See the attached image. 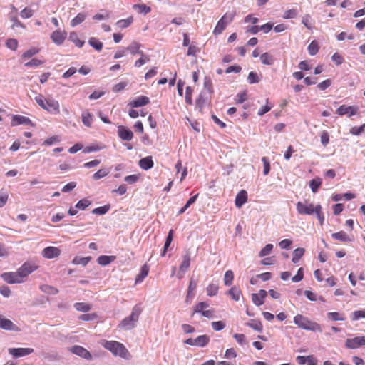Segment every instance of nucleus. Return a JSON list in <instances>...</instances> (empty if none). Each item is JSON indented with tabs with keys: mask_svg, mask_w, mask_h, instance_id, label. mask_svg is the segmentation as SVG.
Instances as JSON below:
<instances>
[{
	"mask_svg": "<svg viewBox=\"0 0 365 365\" xmlns=\"http://www.w3.org/2000/svg\"><path fill=\"white\" fill-rule=\"evenodd\" d=\"M35 101L41 108L49 113L53 115L60 113V104L53 97L45 98L43 95L39 94L35 97Z\"/></svg>",
	"mask_w": 365,
	"mask_h": 365,
	"instance_id": "obj_1",
	"label": "nucleus"
},
{
	"mask_svg": "<svg viewBox=\"0 0 365 365\" xmlns=\"http://www.w3.org/2000/svg\"><path fill=\"white\" fill-rule=\"evenodd\" d=\"M294 323L299 328L307 331L322 332V329L321 325L317 322H312L307 317L302 315L297 314L294 317Z\"/></svg>",
	"mask_w": 365,
	"mask_h": 365,
	"instance_id": "obj_2",
	"label": "nucleus"
},
{
	"mask_svg": "<svg viewBox=\"0 0 365 365\" xmlns=\"http://www.w3.org/2000/svg\"><path fill=\"white\" fill-rule=\"evenodd\" d=\"M103 346L112 352L115 356H119L121 358L128 359L130 354L125 346L116 341H106Z\"/></svg>",
	"mask_w": 365,
	"mask_h": 365,
	"instance_id": "obj_3",
	"label": "nucleus"
},
{
	"mask_svg": "<svg viewBox=\"0 0 365 365\" xmlns=\"http://www.w3.org/2000/svg\"><path fill=\"white\" fill-rule=\"evenodd\" d=\"M141 309L138 306H135L133 308L130 315L123 319L118 327L124 330H130L135 327L136 322L138 321Z\"/></svg>",
	"mask_w": 365,
	"mask_h": 365,
	"instance_id": "obj_4",
	"label": "nucleus"
},
{
	"mask_svg": "<svg viewBox=\"0 0 365 365\" xmlns=\"http://www.w3.org/2000/svg\"><path fill=\"white\" fill-rule=\"evenodd\" d=\"M235 16V12H229L226 13L224 16L221 17V19L217 23L215 26L213 34L214 35H219L222 33V31L225 29L227 24L231 23L234 19Z\"/></svg>",
	"mask_w": 365,
	"mask_h": 365,
	"instance_id": "obj_5",
	"label": "nucleus"
},
{
	"mask_svg": "<svg viewBox=\"0 0 365 365\" xmlns=\"http://www.w3.org/2000/svg\"><path fill=\"white\" fill-rule=\"evenodd\" d=\"M359 108L354 106L341 105L336 110V113L339 115H347L349 117L353 116L357 113Z\"/></svg>",
	"mask_w": 365,
	"mask_h": 365,
	"instance_id": "obj_6",
	"label": "nucleus"
},
{
	"mask_svg": "<svg viewBox=\"0 0 365 365\" xmlns=\"http://www.w3.org/2000/svg\"><path fill=\"white\" fill-rule=\"evenodd\" d=\"M1 277L4 282L9 284L21 283L24 282V280L20 278L18 272H4L1 274Z\"/></svg>",
	"mask_w": 365,
	"mask_h": 365,
	"instance_id": "obj_7",
	"label": "nucleus"
},
{
	"mask_svg": "<svg viewBox=\"0 0 365 365\" xmlns=\"http://www.w3.org/2000/svg\"><path fill=\"white\" fill-rule=\"evenodd\" d=\"M70 351L73 354L78 355L85 359H87V360L92 359L91 354L87 349H86L85 348H83L81 346L74 345L70 348Z\"/></svg>",
	"mask_w": 365,
	"mask_h": 365,
	"instance_id": "obj_8",
	"label": "nucleus"
},
{
	"mask_svg": "<svg viewBox=\"0 0 365 365\" xmlns=\"http://www.w3.org/2000/svg\"><path fill=\"white\" fill-rule=\"evenodd\" d=\"M8 351L14 358H19L33 353L34 349L31 348H9Z\"/></svg>",
	"mask_w": 365,
	"mask_h": 365,
	"instance_id": "obj_9",
	"label": "nucleus"
},
{
	"mask_svg": "<svg viewBox=\"0 0 365 365\" xmlns=\"http://www.w3.org/2000/svg\"><path fill=\"white\" fill-rule=\"evenodd\" d=\"M345 345L349 349H356L361 346H365V336H356L353 339H347Z\"/></svg>",
	"mask_w": 365,
	"mask_h": 365,
	"instance_id": "obj_10",
	"label": "nucleus"
},
{
	"mask_svg": "<svg viewBox=\"0 0 365 365\" xmlns=\"http://www.w3.org/2000/svg\"><path fill=\"white\" fill-rule=\"evenodd\" d=\"M297 211L299 215H312L314 214V205L310 203L305 205L302 202L297 203Z\"/></svg>",
	"mask_w": 365,
	"mask_h": 365,
	"instance_id": "obj_11",
	"label": "nucleus"
},
{
	"mask_svg": "<svg viewBox=\"0 0 365 365\" xmlns=\"http://www.w3.org/2000/svg\"><path fill=\"white\" fill-rule=\"evenodd\" d=\"M19 125H34L32 121L29 118L19 115H14L11 120V125L16 126Z\"/></svg>",
	"mask_w": 365,
	"mask_h": 365,
	"instance_id": "obj_12",
	"label": "nucleus"
},
{
	"mask_svg": "<svg viewBox=\"0 0 365 365\" xmlns=\"http://www.w3.org/2000/svg\"><path fill=\"white\" fill-rule=\"evenodd\" d=\"M267 292L264 289H260L258 293H253L252 294V302L257 307L264 304V299L267 297Z\"/></svg>",
	"mask_w": 365,
	"mask_h": 365,
	"instance_id": "obj_13",
	"label": "nucleus"
},
{
	"mask_svg": "<svg viewBox=\"0 0 365 365\" xmlns=\"http://www.w3.org/2000/svg\"><path fill=\"white\" fill-rule=\"evenodd\" d=\"M149 102V98L147 96H140L130 101L128 106L132 108H138L147 105Z\"/></svg>",
	"mask_w": 365,
	"mask_h": 365,
	"instance_id": "obj_14",
	"label": "nucleus"
},
{
	"mask_svg": "<svg viewBox=\"0 0 365 365\" xmlns=\"http://www.w3.org/2000/svg\"><path fill=\"white\" fill-rule=\"evenodd\" d=\"M66 38V33L61 30H56L51 35V38L56 45H61Z\"/></svg>",
	"mask_w": 365,
	"mask_h": 365,
	"instance_id": "obj_15",
	"label": "nucleus"
},
{
	"mask_svg": "<svg viewBox=\"0 0 365 365\" xmlns=\"http://www.w3.org/2000/svg\"><path fill=\"white\" fill-rule=\"evenodd\" d=\"M118 136L123 140L130 141L133 138V132L123 126H119L118 129Z\"/></svg>",
	"mask_w": 365,
	"mask_h": 365,
	"instance_id": "obj_16",
	"label": "nucleus"
},
{
	"mask_svg": "<svg viewBox=\"0 0 365 365\" xmlns=\"http://www.w3.org/2000/svg\"><path fill=\"white\" fill-rule=\"evenodd\" d=\"M190 265V253L187 252L182 257V262L181 264L180 265L178 274H180V272L183 274L187 270ZM178 277L181 278V277H182V275H179Z\"/></svg>",
	"mask_w": 365,
	"mask_h": 365,
	"instance_id": "obj_17",
	"label": "nucleus"
},
{
	"mask_svg": "<svg viewBox=\"0 0 365 365\" xmlns=\"http://www.w3.org/2000/svg\"><path fill=\"white\" fill-rule=\"evenodd\" d=\"M35 270V267L29 263L24 264L19 269L18 273L21 279L26 277L29 274Z\"/></svg>",
	"mask_w": 365,
	"mask_h": 365,
	"instance_id": "obj_18",
	"label": "nucleus"
},
{
	"mask_svg": "<svg viewBox=\"0 0 365 365\" xmlns=\"http://www.w3.org/2000/svg\"><path fill=\"white\" fill-rule=\"evenodd\" d=\"M60 255V250L57 247H47L43 250V255L46 258L52 259Z\"/></svg>",
	"mask_w": 365,
	"mask_h": 365,
	"instance_id": "obj_19",
	"label": "nucleus"
},
{
	"mask_svg": "<svg viewBox=\"0 0 365 365\" xmlns=\"http://www.w3.org/2000/svg\"><path fill=\"white\" fill-rule=\"evenodd\" d=\"M247 200V192L242 190H240L235 197V206L238 208L241 207Z\"/></svg>",
	"mask_w": 365,
	"mask_h": 365,
	"instance_id": "obj_20",
	"label": "nucleus"
},
{
	"mask_svg": "<svg viewBox=\"0 0 365 365\" xmlns=\"http://www.w3.org/2000/svg\"><path fill=\"white\" fill-rule=\"evenodd\" d=\"M297 361L299 364H305L307 363L308 365H317V360L312 356L309 355L307 356H298Z\"/></svg>",
	"mask_w": 365,
	"mask_h": 365,
	"instance_id": "obj_21",
	"label": "nucleus"
},
{
	"mask_svg": "<svg viewBox=\"0 0 365 365\" xmlns=\"http://www.w3.org/2000/svg\"><path fill=\"white\" fill-rule=\"evenodd\" d=\"M0 328L5 330H15L16 325L10 319L0 315Z\"/></svg>",
	"mask_w": 365,
	"mask_h": 365,
	"instance_id": "obj_22",
	"label": "nucleus"
},
{
	"mask_svg": "<svg viewBox=\"0 0 365 365\" xmlns=\"http://www.w3.org/2000/svg\"><path fill=\"white\" fill-rule=\"evenodd\" d=\"M208 96L205 91H201L198 98L196 99V107L202 110L206 103L208 101Z\"/></svg>",
	"mask_w": 365,
	"mask_h": 365,
	"instance_id": "obj_23",
	"label": "nucleus"
},
{
	"mask_svg": "<svg viewBox=\"0 0 365 365\" xmlns=\"http://www.w3.org/2000/svg\"><path fill=\"white\" fill-rule=\"evenodd\" d=\"M245 325L253 329L254 330L262 332L263 330V326L262 322L259 320L252 319L248 322L245 323Z\"/></svg>",
	"mask_w": 365,
	"mask_h": 365,
	"instance_id": "obj_24",
	"label": "nucleus"
},
{
	"mask_svg": "<svg viewBox=\"0 0 365 365\" xmlns=\"http://www.w3.org/2000/svg\"><path fill=\"white\" fill-rule=\"evenodd\" d=\"M115 259V256L101 255L98 257L97 262L102 266H106L110 264Z\"/></svg>",
	"mask_w": 365,
	"mask_h": 365,
	"instance_id": "obj_25",
	"label": "nucleus"
},
{
	"mask_svg": "<svg viewBox=\"0 0 365 365\" xmlns=\"http://www.w3.org/2000/svg\"><path fill=\"white\" fill-rule=\"evenodd\" d=\"M139 165L143 170H148L153 166V162L151 157H145L139 160Z\"/></svg>",
	"mask_w": 365,
	"mask_h": 365,
	"instance_id": "obj_26",
	"label": "nucleus"
},
{
	"mask_svg": "<svg viewBox=\"0 0 365 365\" xmlns=\"http://www.w3.org/2000/svg\"><path fill=\"white\" fill-rule=\"evenodd\" d=\"M195 346L199 347H205L210 342V337L206 334L200 335L195 339Z\"/></svg>",
	"mask_w": 365,
	"mask_h": 365,
	"instance_id": "obj_27",
	"label": "nucleus"
},
{
	"mask_svg": "<svg viewBox=\"0 0 365 365\" xmlns=\"http://www.w3.org/2000/svg\"><path fill=\"white\" fill-rule=\"evenodd\" d=\"M140 44L138 42H132L127 48L126 50L131 54H140L143 55V51L140 49Z\"/></svg>",
	"mask_w": 365,
	"mask_h": 365,
	"instance_id": "obj_28",
	"label": "nucleus"
},
{
	"mask_svg": "<svg viewBox=\"0 0 365 365\" xmlns=\"http://www.w3.org/2000/svg\"><path fill=\"white\" fill-rule=\"evenodd\" d=\"M82 122L86 127H91L93 121V115L88 110H85L81 115Z\"/></svg>",
	"mask_w": 365,
	"mask_h": 365,
	"instance_id": "obj_29",
	"label": "nucleus"
},
{
	"mask_svg": "<svg viewBox=\"0 0 365 365\" xmlns=\"http://www.w3.org/2000/svg\"><path fill=\"white\" fill-rule=\"evenodd\" d=\"M149 272V269L146 264L141 267L140 272L137 275L135 279V284L140 283L147 277Z\"/></svg>",
	"mask_w": 365,
	"mask_h": 365,
	"instance_id": "obj_30",
	"label": "nucleus"
},
{
	"mask_svg": "<svg viewBox=\"0 0 365 365\" xmlns=\"http://www.w3.org/2000/svg\"><path fill=\"white\" fill-rule=\"evenodd\" d=\"M68 40L74 43L78 48L83 47L85 43L84 41L80 40L78 38L77 33L74 31L70 33Z\"/></svg>",
	"mask_w": 365,
	"mask_h": 365,
	"instance_id": "obj_31",
	"label": "nucleus"
},
{
	"mask_svg": "<svg viewBox=\"0 0 365 365\" xmlns=\"http://www.w3.org/2000/svg\"><path fill=\"white\" fill-rule=\"evenodd\" d=\"M305 250L302 247L297 248L293 252L292 262L297 264L299 262L301 257L304 255Z\"/></svg>",
	"mask_w": 365,
	"mask_h": 365,
	"instance_id": "obj_32",
	"label": "nucleus"
},
{
	"mask_svg": "<svg viewBox=\"0 0 365 365\" xmlns=\"http://www.w3.org/2000/svg\"><path fill=\"white\" fill-rule=\"evenodd\" d=\"M331 237L334 239L341 241V242H350L351 241V239L349 238V237L344 231H340L338 232L333 233L331 235Z\"/></svg>",
	"mask_w": 365,
	"mask_h": 365,
	"instance_id": "obj_33",
	"label": "nucleus"
},
{
	"mask_svg": "<svg viewBox=\"0 0 365 365\" xmlns=\"http://www.w3.org/2000/svg\"><path fill=\"white\" fill-rule=\"evenodd\" d=\"M260 60L264 65L271 66L274 63V59L272 55L268 53H264L260 56Z\"/></svg>",
	"mask_w": 365,
	"mask_h": 365,
	"instance_id": "obj_34",
	"label": "nucleus"
},
{
	"mask_svg": "<svg viewBox=\"0 0 365 365\" xmlns=\"http://www.w3.org/2000/svg\"><path fill=\"white\" fill-rule=\"evenodd\" d=\"M173 234L174 231L173 230H170L168 232V235H167L165 242L163 247V252L161 253V257L165 255V252L168 250L169 246L170 245L173 239Z\"/></svg>",
	"mask_w": 365,
	"mask_h": 365,
	"instance_id": "obj_35",
	"label": "nucleus"
},
{
	"mask_svg": "<svg viewBox=\"0 0 365 365\" xmlns=\"http://www.w3.org/2000/svg\"><path fill=\"white\" fill-rule=\"evenodd\" d=\"M88 43L98 51H101L103 48V43L95 37L90 38L88 40Z\"/></svg>",
	"mask_w": 365,
	"mask_h": 365,
	"instance_id": "obj_36",
	"label": "nucleus"
},
{
	"mask_svg": "<svg viewBox=\"0 0 365 365\" xmlns=\"http://www.w3.org/2000/svg\"><path fill=\"white\" fill-rule=\"evenodd\" d=\"M322 182V181L320 178H314L309 182V186L314 193H316L318 191V189L321 186Z\"/></svg>",
	"mask_w": 365,
	"mask_h": 365,
	"instance_id": "obj_37",
	"label": "nucleus"
},
{
	"mask_svg": "<svg viewBox=\"0 0 365 365\" xmlns=\"http://www.w3.org/2000/svg\"><path fill=\"white\" fill-rule=\"evenodd\" d=\"M198 197V194H196L195 195L191 197L186 202V204L184 205V207H182L179 211H178V215H180L182 214H183L187 209H188L190 207V206L191 205H192L193 203L195 202L197 198Z\"/></svg>",
	"mask_w": 365,
	"mask_h": 365,
	"instance_id": "obj_38",
	"label": "nucleus"
},
{
	"mask_svg": "<svg viewBox=\"0 0 365 365\" xmlns=\"http://www.w3.org/2000/svg\"><path fill=\"white\" fill-rule=\"evenodd\" d=\"M227 294L232 297V298L237 302L240 300V296L242 295V292L240 289L236 287H232L228 292Z\"/></svg>",
	"mask_w": 365,
	"mask_h": 365,
	"instance_id": "obj_39",
	"label": "nucleus"
},
{
	"mask_svg": "<svg viewBox=\"0 0 365 365\" xmlns=\"http://www.w3.org/2000/svg\"><path fill=\"white\" fill-rule=\"evenodd\" d=\"M74 308L79 312H87L90 311L91 307L89 304L85 302H76L73 305Z\"/></svg>",
	"mask_w": 365,
	"mask_h": 365,
	"instance_id": "obj_40",
	"label": "nucleus"
},
{
	"mask_svg": "<svg viewBox=\"0 0 365 365\" xmlns=\"http://www.w3.org/2000/svg\"><path fill=\"white\" fill-rule=\"evenodd\" d=\"M319 49V46L318 42L315 40L312 41L307 47L308 52L309 55L314 56L316 55Z\"/></svg>",
	"mask_w": 365,
	"mask_h": 365,
	"instance_id": "obj_41",
	"label": "nucleus"
},
{
	"mask_svg": "<svg viewBox=\"0 0 365 365\" xmlns=\"http://www.w3.org/2000/svg\"><path fill=\"white\" fill-rule=\"evenodd\" d=\"M133 21V16H130L125 19H120L116 22L118 28L125 29L128 27Z\"/></svg>",
	"mask_w": 365,
	"mask_h": 365,
	"instance_id": "obj_42",
	"label": "nucleus"
},
{
	"mask_svg": "<svg viewBox=\"0 0 365 365\" xmlns=\"http://www.w3.org/2000/svg\"><path fill=\"white\" fill-rule=\"evenodd\" d=\"M86 17L85 13H79L78 15L71 21V26L74 27L82 23Z\"/></svg>",
	"mask_w": 365,
	"mask_h": 365,
	"instance_id": "obj_43",
	"label": "nucleus"
},
{
	"mask_svg": "<svg viewBox=\"0 0 365 365\" xmlns=\"http://www.w3.org/2000/svg\"><path fill=\"white\" fill-rule=\"evenodd\" d=\"M218 285L214 283L210 284L206 288L207 294L210 297L215 296L218 292Z\"/></svg>",
	"mask_w": 365,
	"mask_h": 365,
	"instance_id": "obj_44",
	"label": "nucleus"
},
{
	"mask_svg": "<svg viewBox=\"0 0 365 365\" xmlns=\"http://www.w3.org/2000/svg\"><path fill=\"white\" fill-rule=\"evenodd\" d=\"M91 260V257H75L73 263L75 264H81L83 266H86L90 261Z\"/></svg>",
	"mask_w": 365,
	"mask_h": 365,
	"instance_id": "obj_45",
	"label": "nucleus"
},
{
	"mask_svg": "<svg viewBox=\"0 0 365 365\" xmlns=\"http://www.w3.org/2000/svg\"><path fill=\"white\" fill-rule=\"evenodd\" d=\"M205 93L210 95L213 92L212 80L209 77H205L204 79V89Z\"/></svg>",
	"mask_w": 365,
	"mask_h": 365,
	"instance_id": "obj_46",
	"label": "nucleus"
},
{
	"mask_svg": "<svg viewBox=\"0 0 365 365\" xmlns=\"http://www.w3.org/2000/svg\"><path fill=\"white\" fill-rule=\"evenodd\" d=\"M110 173V170L108 168H102L98 170L96 173H95L93 175V179L95 180H99L106 175Z\"/></svg>",
	"mask_w": 365,
	"mask_h": 365,
	"instance_id": "obj_47",
	"label": "nucleus"
},
{
	"mask_svg": "<svg viewBox=\"0 0 365 365\" xmlns=\"http://www.w3.org/2000/svg\"><path fill=\"white\" fill-rule=\"evenodd\" d=\"M327 317L333 321H344L345 319L342 314L336 312H328Z\"/></svg>",
	"mask_w": 365,
	"mask_h": 365,
	"instance_id": "obj_48",
	"label": "nucleus"
},
{
	"mask_svg": "<svg viewBox=\"0 0 365 365\" xmlns=\"http://www.w3.org/2000/svg\"><path fill=\"white\" fill-rule=\"evenodd\" d=\"M234 279V274L232 270H227L224 277V284L226 286H230L232 284Z\"/></svg>",
	"mask_w": 365,
	"mask_h": 365,
	"instance_id": "obj_49",
	"label": "nucleus"
},
{
	"mask_svg": "<svg viewBox=\"0 0 365 365\" xmlns=\"http://www.w3.org/2000/svg\"><path fill=\"white\" fill-rule=\"evenodd\" d=\"M110 205L98 207L92 210V213L95 215H105L110 209Z\"/></svg>",
	"mask_w": 365,
	"mask_h": 365,
	"instance_id": "obj_50",
	"label": "nucleus"
},
{
	"mask_svg": "<svg viewBox=\"0 0 365 365\" xmlns=\"http://www.w3.org/2000/svg\"><path fill=\"white\" fill-rule=\"evenodd\" d=\"M351 320L356 321L361 318H365V309L362 310H356L351 314Z\"/></svg>",
	"mask_w": 365,
	"mask_h": 365,
	"instance_id": "obj_51",
	"label": "nucleus"
},
{
	"mask_svg": "<svg viewBox=\"0 0 365 365\" xmlns=\"http://www.w3.org/2000/svg\"><path fill=\"white\" fill-rule=\"evenodd\" d=\"M247 81L251 84L257 83L259 82L260 78L257 73L251 71L248 74Z\"/></svg>",
	"mask_w": 365,
	"mask_h": 365,
	"instance_id": "obj_52",
	"label": "nucleus"
},
{
	"mask_svg": "<svg viewBox=\"0 0 365 365\" xmlns=\"http://www.w3.org/2000/svg\"><path fill=\"white\" fill-rule=\"evenodd\" d=\"M273 250V245L272 244H267L266 246L261 250V251L259 253V256L260 257H265L269 255L272 250Z\"/></svg>",
	"mask_w": 365,
	"mask_h": 365,
	"instance_id": "obj_53",
	"label": "nucleus"
},
{
	"mask_svg": "<svg viewBox=\"0 0 365 365\" xmlns=\"http://www.w3.org/2000/svg\"><path fill=\"white\" fill-rule=\"evenodd\" d=\"M91 204V201L88 199H82L79 200L77 204L76 205V207L80 210H85L86 207H88Z\"/></svg>",
	"mask_w": 365,
	"mask_h": 365,
	"instance_id": "obj_54",
	"label": "nucleus"
},
{
	"mask_svg": "<svg viewBox=\"0 0 365 365\" xmlns=\"http://www.w3.org/2000/svg\"><path fill=\"white\" fill-rule=\"evenodd\" d=\"M39 52V50L36 48H32L29 50H27L26 52H24L22 55V58H29L34 55L37 54Z\"/></svg>",
	"mask_w": 365,
	"mask_h": 365,
	"instance_id": "obj_55",
	"label": "nucleus"
},
{
	"mask_svg": "<svg viewBox=\"0 0 365 365\" xmlns=\"http://www.w3.org/2000/svg\"><path fill=\"white\" fill-rule=\"evenodd\" d=\"M41 289L43 292L49 294H56L58 293V289L50 285H44Z\"/></svg>",
	"mask_w": 365,
	"mask_h": 365,
	"instance_id": "obj_56",
	"label": "nucleus"
},
{
	"mask_svg": "<svg viewBox=\"0 0 365 365\" xmlns=\"http://www.w3.org/2000/svg\"><path fill=\"white\" fill-rule=\"evenodd\" d=\"M34 11L30 8L26 7L21 12L20 16L23 19H28L34 15Z\"/></svg>",
	"mask_w": 365,
	"mask_h": 365,
	"instance_id": "obj_57",
	"label": "nucleus"
},
{
	"mask_svg": "<svg viewBox=\"0 0 365 365\" xmlns=\"http://www.w3.org/2000/svg\"><path fill=\"white\" fill-rule=\"evenodd\" d=\"M321 143L323 146H327L329 143V135L327 131L323 130L320 135Z\"/></svg>",
	"mask_w": 365,
	"mask_h": 365,
	"instance_id": "obj_58",
	"label": "nucleus"
},
{
	"mask_svg": "<svg viewBox=\"0 0 365 365\" xmlns=\"http://www.w3.org/2000/svg\"><path fill=\"white\" fill-rule=\"evenodd\" d=\"M43 63V61L37 58H33L30 61L26 63V67H38Z\"/></svg>",
	"mask_w": 365,
	"mask_h": 365,
	"instance_id": "obj_59",
	"label": "nucleus"
},
{
	"mask_svg": "<svg viewBox=\"0 0 365 365\" xmlns=\"http://www.w3.org/2000/svg\"><path fill=\"white\" fill-rule=\"evenodd\" d=\"M365 130V123L359 127L354 126L350 130V133L354 135H360Z\"/></svg>",
	"mask_w": 365,
	"mask_h": 365,
	"instance_id": "obj_60",
	"label": "nucleus"
},
{
	"mask_svg": "<svg viewBox=\"0 0 365 365\" xmlns=\"http://www.w3.org/2000/svg\"><path fill=\"white\" fill-rule=\"evenodd\" d=\"M192 91H193V90L190 86H187L185 89V102L189 105H192Z\"/></svg>",
	"mask_w": 365,
	"mask_h": 365,
	"instance_id": "obj_61",
	"label": "nucleus"
},
{
	"mask_svg": "<svg viewBox=\"0 0 365 365\" xmlns=\"http://www.w3.org/2000/svg\"><path fill=\"white\" fill-rule=\"evenodd\" d=\"M262 161L263 165H264L263 174L264 175H268V173L270 171V164H269V159L267 157H263L262 158Z\"/></svg>",
	"mask_w": 365,
	"mask_h": 365,
	"instance_id": "obj_62",
	"label": "nucleus"
},
{
	"mask_svg": "<svg viewBox=\"0 0 365 365\" xmlns=\"http://www.w3.org/2000/svg\"><path fill=\"white\" fill-rule=\"evenodd\" d=\"M208 304L205 302H200L195 307V312L202 314V312L205 311L204 309L208 307Z\"/></svg>",
	"mask_w": 365,
	"mask_h": 365,
	"instance_id": "obj_63",
	"label": "nucleus"
},
{
	"mask_svg": "<svg viewBox=\"0 0 365 365\" xmlns=\"http://www.w3.org/2000/svg\"><path fill=\"white\" fill-rule=\"evenodd\" d=\"M6 45L9 48L16 51L18 47V41L14 38H10L7 40Z\"/></svg>",
	"mask_w": 365,
	"mask_h": 365,
	"instance_id": "obj_64",
	"label": "nucleus"
}]
</instances>
